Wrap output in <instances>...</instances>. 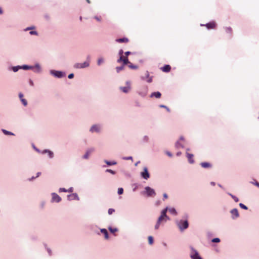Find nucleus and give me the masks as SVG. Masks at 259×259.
Masks as SVG:
<instances>
[{"label": "nucleus", "instance_id": "nucleus-1", "mask_svg": "<svg viewBox=\"0 0 259 259\" xmlns=\"http://www.w3.org/2000/svg\"><path fill=\"white\" fill-rule=\"evenodd\" d=\"M167 210V208L166 207L164 209H163L161 213V215L158 219L159 222L161 223L163 221L166 222L167 220H169V218L166 215V211Z\"/></svg>", "mask_w": 259, "mask_h": 259}, {"label": "nucleus", "instance_id": "nucleus-2", "mask_svg": "<svg viewBox=\"0 0 259 259\" xmlns=\"http://www.w3.org/2000/svg\"><path fill=\"white\" fill-rule=\"evenodd\" d=\"M179 229L183 231L188 227L189 224L187 221H180L178 224Z\"/></svg>", "mask_w": 259, "mask_h": 259}, {"label": "nucleus", "instance_id": "nucleus-3", "mask_svg": "<svg viewBox=\"0 0 259 259\" xmlns=\"http://www.w3.org/2000/svg\"><path fill=\"white\" fill-rule=\"evenodd\" d=\"M89 61H85L83 63H76L74 67L76 68H83L89 66Z\"/></svg>", "mask_w": 259, "mask_h": 259}, {"label": "nucleus", "instance_id": "nucleus-4", "mask_svg": "<svg viewBox=\"0 0 259 259\" xmlns=\"http://www.w3.org/2000/svg\"><path fill=\"white\" fill-rule=\"evenodd\" d=\"M190 256L192 259H202L199 255L198 252L192 248Z\"/></svg>", "mask_w": 259, "mask_h": 259}, {"label": "nucleus", "instance_id": "nucleus-5", "mask_svg": "<svg viewBox=\"0 0 259 259\" xmlns=\"http://www.w3.org/2000/svg\"><path fill=\"white\" fill-rule=\"evenodd\" d=\"M146 193L148 196H153L156 195L154 190L149 187H146L145 188Z\"/></svg>", "mask_w": 259, "mask_h": 259}, {"label": "nucleus", "instance_id": "nucleus-6", "mask_svg": "<svg viewBox=\"0 0 259 259\" xmlns=\"http://www.w3.org/2000/svg\"><path fill=\"white\" fill-rule=\"evenodd\" d=\"M121 62H123V65L130 63L128 58L127 57H124L123 56H120V58L117 60V62L120 63Z\"/></svg>", "mask_w": 259, "mask_h": 259}, {"label": "nucleus", "instance_id": "nucleus-7", "mask_svg": "<svg viewBox=\"0 0 259 259\" xmlns=\"http://www.w3.org/2000/svg\"><path fill=\"white\" fill-rule=\"evenodd\" d=\"M201 26H204V25H201ZM205 26L207 27V29H214L217 26V24L214 21H211L208 23H207Z\"/></svg>", "mask_w": 259, "mask_h": 259}, {"label": "nucleus", "instance_id": "nucleus-8", "mask_svg": "<svg viewBox=\"0 0 259 259\" xmlns=\"http://www.w3.org/2000/svg\"><path fill=\"white\" fill-rule=\"evenodd\" d=\"M52 202H59L61 200V197L57 194L52 193Z\"/></svg>", "mask_w": 259, "mask_h": 259}, {"label": "nucleus", "instance_id": "nucleus-9", "mask_svg": "<svg viewBox=\"0 0 259 259\" xmlns=\"http://www.w3.org/2000/svg\"><path fill=\"white\" fill-rule=\"evenodd\" d=\"M141 176L146 180H147L149 178L150 175L147 168H144V171L141 172Z\"/></svg>", "mask_w": 259, "mask_h": 259}, {"label": "nucleus", "instance_id": "nucleus-10", "mask_svg": "<svg viewBox=\"0 0 259 259\" xmlns=\"http://www.w3.org/2000/svg\"><path fill=\"white\" fill-rule=\"evenodd\" d=\"M53 74H54V76H55L57 77H59V78L62 77L63 76H64L65 75V74L63 72H62L61 71H53Z\"/></svg>", "mask_w": 259, "mask_h": 259}, {"label": "nucleus", "instance_id": "nucleus-11", "mask_svg": "<svg viewBox=\"0 0 259 259\" xmlns=\"http://www.w3.org/2000/svg\"><path fill=\"white\" fill-rule=\"evenodd\" d=\"M231 213L232 215L233 218H237L239 216V213L237 209L234 208L231 211Z\"/></svg>", "mask_w": 259, "mask_h": 259}, {"label": "nucleus", "instance_id": "nucleus-12", "mask_svg": "<svg viewBox=\"0 0 259 259\" xmlns=\"http://www.w3.org/2000/svg\"><path fill=\"white\" fill-rule=\"evenodd\" d=\"M161 69L163 72H168L170 71L171 67L169 65H165Z\"/></svg>", "mask_w": 259, "mask_h": 259}, {"label": "nucleus", "instance_id": "nucleus-13", "mask_svg": "<svg viewBox=\"0 0 259 259\" xmlns=\"http://www.w3.org/2000/svg\"><path fill=\"white\" fill-rule=\"evenodd\" d=\"M94 149H93V148L88 150L87 152L85 153V154L84 155L83 158H85V159H88L89 156V155H90V154L93 151H94Z\"/></svg>", "mask_w": 259, "mask_h": 259}, {"label": "nucleus", "instance_id": "nucleus-14", "mask_svg": "<svg viewBox=\"0 0 259 259\" xmlns=\"http://www.w3.org/2000/svg\"><path fill=\"white\" fill-rule=\"evenodd\" d=\"M193 156H194V155L192 154H190V153L187 154V157L188 159L189 162L191 163H193L194 162Z\"/></svg>", "mask_w": 259, "mask_h": 259}, {"label": "nucleus", "instance_id": "nucleus-15", "mask_svg": "<svg viewBox=\"0 0 259 259\" xmlns=\"http://www.w3.org/2000/svg\"><path fill=\"white\" fill-rule=\"evenodd\" d=\"M161 96V94L159 92H153L151 95V97H155L156 98H160Z\"/></svg>", "mask_w": 259, "mask_h": 259}, {"label": "nucleus", "instance_id": "nucleus-16", "mask_svg": "<svg viewBox=\"0 0 259 259\" xmlns=\"http://www.w3.org/2000/svg\"><path fill=\"white\" fill-rule=\"evenodd\" d=\"M99 130H100V127L98 125H93L90 129V131L92 132H99Z\"/></svg>", "mask_w": 259, "mask_h": 259}, {"label": "nucleus", "instance_id": "nucleus-17", "mask_svg": "<svg viewBox=\"0 0 259 259\" xmlns=\"http://www.w3.org/2000/svg\"><path fill=\"white\" fill-rule=\"evenodd\" d=\"M116 41L119 43H122V42H128V39L127 38H118L116 40Z\"/></svg>", "mask_w": 259, "mask_h": 259}, {"label": "nucleus", "instance_id": "nucleus-18", "mask_svg": "<svg viewBox=\"0 0 259 259\" xmlns=\"http://www.w3.org/2000/svg\"><path fill=\"white\" fill-rule=\"evenodd\" d=\"M200 165L203 168H209L211 166V164L208 162H202Z\"/></svg>", "mask_w": 259, "mask_h": 259}, {"label": "nucleus", "instance_id": "nucleus-19", "mask_svg": "<svg viewBox=\"0 0 259 259\" xmlns=\"http://www.w3.org/2000/svg\"><path fill=\"white\" fill-rule=\"evenodd\" d=\"M101 232L104 235L105 239H108V238H109L108 233V232L106 229H102L101 230Z\"/></svg>", "mask_w": 259, "mask_h": 259}, {"label": "nucleus", "instance_id": "nucleus-20", "mask_svg": "<svg viewBox=\"0 0 259 259\" xmlns=\"http://www.w3.org/2000/svg\"><path fill=\"white\" fill-rule=\"evenodd\" d=\"M225 31L231 35L232 33V29L230 27H227L225 28Z\"/></svg>", "mask_w": 259, "mask_h": 259}, {"label": "nucleus", "instance_id": "nucleus-21", "mask_svg": "<svg viewBox=\"0 0 259 259\" xmlns=\"http://www.w3.org/2000/svg\"><path fill=\"white\" fill-rule=\"evenodd\" d=\"M146 75L147 78H148L147 80V81L148 82H149V83L151 82L152 81V77H150L149 76V72L148 71L146 72Z\"/></svg>", "mask_w": 259, "mask_h": 259}, {"label": "nucleus", "instance_id": "nucleus-22", "mask_svg": "<svg viewBox=\"0 0 259 259\" xmlns=\"http://www.w3.org/2000/svg\"><path fill=\"white\" fill-rule=\"evenodd\" d=\"M3 133L6 135H14V134L9 131L6 130H2Z\"/></svg>", "mask_w": 259, "mask_h": 259}, {"label": "nucleus", "instance_id": "nucleus-23", "mask_svg": "<svg viewBox=\"0 0 259 259\" xmlns=\"http://www.w3.org/2000/svg\"><path fill=\"white\" fill-rule=\"evenodd\" d=\"M128 67L129 68L133 69H137L138 68V66L133 65L131 63H129Z\"/></svg>", "mask_w": 259, "mask_h": 259}, {"label": "nucleus", "instance_id": "nucleus-24", "mask_svg": "<svg viewBox=\"0 0 259 259\" xmlns=\"http://www.w3.org/2000/svg\"><path fill=\"white\" fill-rule=\"evenodd\" d=\"M148 242L149 244L152 245L153 243V238L151 236L148 237Z\"/></svg>", "mask_w": 259, "mask_h": 259}, {"label": "nucleus", "instance_id": "nucleus-25", "mask_svg": "<svg viewBox=\"0 0 259 259\" xmlns=\"http://www.w3.org/2000/svg\"><path fill=\"white\" fill-rule=\"evenodd\" d=\"M105 162H106V163L107 164H108V165H115V164H116V162H114V161L110 162V161H109L106 160Z\"/></svg>", "mask_w": 259, "mask_h": 259}, {"label": "nucleus", "instance_id": "nucleus-26", "mask_svg": "<svg viewBox=\"0 0 259 259\" xmlns=\"http://www.w3.org/2000/svg\"><path fill=\"white\" fill-rule=\"evenodd\" d=\"M130 88L128 87H122L121 88V90L122 91V92L124 93H127L128 92Z\"/></svg>", "mask_w": 259, "mask_h": 259}, {"label": "nucleus", "instance_id": "nucleus-27", "mask_svg": "<svg viewBox=\"0 0 259 259\" xmlns=\"http://www.w3.org/2000/svg\"><path fill=\"white\" fill-rule=\"evenodd\" d=\"M44 152H48L49 156L50 158H52L53 157V153L49 150H45Z\"/></svg>", "mask_w": 259, "mask_h": 259}, {"label": "nucleus", "instance_id": "nucleus-28", "mask_svg": "<svg viewBox=\"0 0 259 259\" xmlns=\"http://www.w3.org/2000/svg\"><path fill=\"white\" fill-rule=\"evenodd\" d=\"M169 211L170 213H172V214H175V215H176V214H177L176 210V209H175V208H171L169 209Z\"/></svg>", "mask_w": 259, "mask_h": 259}, {"label": "nucleus", "instance_id": "nucleus-29", "mask_svg": "<svg viewBox=\"0 0 259 259\" xmlns=\"http://www.w3.org/2000/svg\"><path fill=\"white\" fill-rule=\"evenodd\" d=\"M239 206L241 208L244 209H245V210H247L248 209L247 207L246 206H245V205H244L243 203H239Z\"/></svg>", "mask_w": 259, "mask_h": 259}, {"label": "nucleus", "instance_id": "nucleus-30", "mask_svg": "<svg viewBox=\"0 0 259 259\" xmlns=\"http://www.w3.org/2000/svg\"><path fill=\"white\" fill-rule=\"evenodd\" d=\"M109 230L111 233H115V232L117 231V229L116 228H112L111 227L109 228Z\"/></svg>", "mask_w": 259, "mask_h": 259}, {"label": "nucleus", "instance_id": "nucleus-31", "mask_svg": "<svg viewBox=\"0 0 259 259\" xmlns=\"http://www.w3.org/2000/svg\"><path fill=\"white\" fill-rule=\"evenodd\" d=\"M116 69L117 72H119L120 71H121L124 69V66H120V67H117Z\"/></svg>", "mask_w": 259, "mask_h": 259}, {"label": "nucleus", "instance_id": "nucleus-32", "mask_svg": "<svg viewBox=\"0 0 259 259\" xmlns=\"http://www.w3.org/2000/svg\"><path fill=\"white\" fill-rule=\"evenodd\" d=\"M123 193V189L122 188H118V194L119 195L122 194Z\"/></svg>", "mask_w": 259, "mask_h": 259}, {"label": "nucleus", "instance_id": "nucleus-33", "mask_svg": "<svg viewBox=\"0 0 259 259\" xmlns=\"http://www.w3.org/2000/svg\"><path fill=\"white\" fill-rule=\"evenodd\" d=\"M230 195L231 196L232 198L234 199V200L236 202H238V201H239V199H238L237 197H236V196H234V195H231V194H230Z\"/></svg>", "mask_w": 259, "mask_h": 259}, {"label": "nucleus", "instance_id": "nucleus-34", "mask_svg": "<svg viewBox=\"0 0 259 259\" xmlns=\"http://www.w3.org/2000/svg\"><path fill=\"white\" fill-rule=\"evenodd\" d=\"M212 242H215V243L220 242V239L219 238H213L212 240Z\"/></svg>", "mask_w": 259, "mask_h": 259}, {"label": "nucleus", "instance_id": "nucleus-35", "mask_svg": "<svg viewBox=\"0 0 259 259\" xmlns=\"http://www.w3.org/2000/svg\"><path fill=\"white\" fill-rule=\"evenodd\" d=\"M176 146L177 148H180V147H183L182 146V145H181L179 141L176 142Z\"/></svg>", "mask_w": 259, "mask_h": 259}, {"label": "nucleus", "instance_id": "nucleus-36", "mask_svg": "<svg viewBox=\"0 0 259 259\" xmlns=\"http://www.w3.org/2000/svg\"><path fill=\"white\" fill-rule=\"evenodd\" d=\"M114 211H115V210L114 209H113V208H109L108 209V213L109 214H112Z\"/></svg>", "mask_w": 259, "mask_h": 259}, {"label": "nucleus", "instance_id": "nucleus-37", "mask_svg": "<svg viewBox=\"0 0 259 259\" xmlns=\"http://www.w3.org/2000/svg\"><path fill=\"white\" fill-rule=\"evenodd\" d=\"M20 68V66H16L13 67V70L14 72H17L19 69Z\"/></svg>", "mask_w": 259, "mask_h": 259}, {"label": "nucleus", "instance_id": "nucleus-38", "mask_svg": "<svg viewBox=\"0 0 259 259\" xmlns=\"http://www.w3.org/2000/svg\"><path fill=\"white\" fill-rule=\"evenodd\" d=\"M20 68H23L24 69L27 70L30 68V67L27 66V65H23L22 67H20Z\"/></svg>", "mask_w": 259, "mask_h": 259}, {"label": "nucleus", "instance_id": "nucleus-39", "mask_svg": "<svg viewBox=\"0 0 259 259\" xmlns=\"http://www.w3.org/2000/svg\"><path fill=\"white\" fill-rule=\"evenodd\" d=\"M21 101H22V103L23 104V105H24V106H26V105H27V101H26V100L25 99H21Z\"/></svg>", "mask_w": 259, "mask_h": 259}, {"label": "nucleus", "instance_id": "nucleus-40", "mask_svg": "<svg viewBox=\"0 0 259 259\" xmlns=\"http://www.w3.org/2000/svg\"><path fill=\"white\" fill-rule=\"evenodd\" d=\"M160 223H160L158 221H157L156 225L155 226V229H158L159 228Z\"/></svg>", "mask_w": 259, "mask_h": 259}, {"label": "nucleus", "instance_id": "nucleus-41", "mask_svg": "<svg viewBox=\"0 0 259 259\" xmlns=\"http://www.w3.org/2000/svg\"><path fill=\"white\" fill-rule=\"evenodd\" d=\"M106 171H107V172H110V173H111V174H113V175H114V174H115V171H113V170H111V169H107L106 170Z\"/></svg>", "mask_w": 259, "mask_h": 259}, {"label": "nucleus", "instance_id": "nucleus-42", "mask_svg": "<svg viewBox=\"0 0 259 259\" xmlns=\"http://www.w3.org/2000/svg\"><path fill=\"white\" fill-rule=\"evenodd\" d=\"M59 192H68L67 190L65 189V188H60L59 189Z\"/></svg>", "mask_w": 259, "mask_h": 259}, {"label": "nucleus", "instance_id": "nucleus-43", "mask_svg": "<svg viewBox=\"0 0 259 259\" xmlns=\"http://www.w3.org/2000/svg\"><path fill=\"white\" fill-rule=\"evenodd\" d=\"M103 59L101 58V59H98V64L99 65H100L102 63H103Z\"/></svg>", "mask_w": 259, "mask_h": 259}, {"label": "nucleus", "instance_id": "nucleus-44", "mask_svg": "<svg viewBox=\"0 0 259 259\" xmlns=\"http://www.w3.org/2000/svg\"><path fill=\"white\" fill-rule=\"evenodd\" d=\"M73 76H74V74L73 73H71V74H69L68 77L69 79H71L73 77Z\"/></svg>", "mask_w": 259, "mask_h": 259}, {"label": "nucleus", "instance_id": "nucleus-45", "mask_svg": "<svg viewBox=\"0 0 259 259\" xmlns=\"http://www.w3.org/2000/svg\"><path fill=\"white\" fill-rule=\"evenodd\" d=\"M30 34H35L36 35L37 34V32L36 31H31L30 32Z\"/></svg>", "mask_w": 259, "mask_h": 259}, {"label": "nucleus", "instance_id": "nucleus-46", "mask_svg": "<svg viewBox=\"0 0 259 259\" xmlns=\"http://www.w3.org/2000/svg\"><path fill=\"white\" fill-rule=\"evenodd\" d=\"M131 54V53L130 52H129V51H127V52H125V56H126L125 57H127V56H128L129 55H130Z\"/></svg>", "mask_w": 259, "mask_h": 259}, {"label": "nucleus", "instance_id": "nucleus-47", "mask_svg": "<svg viewBox=\"0 0 259 259\" xmlns=\"http://www.w3.org/2000/svg\"><path fill=\"white\" fill-rule=\"evenodd\" d=\"M19 97L20 98V99L21 100L22 99H23V95L22 93H20L19 94Z\"/></svg>", "mask_w": 259, "mask_h": 259}, {"label": "nucleus", "instance_id": "nucleus-48", "mask_svg": "<svg viewBox=\"0 0 259 259\" xmlns=\"http://www.w3.org/2000/svg\"><path fill=\"white\" fill-rule=\"evenodd\" d=\"M68 197H77V195L75 194H73L72 195H69Z\"/></svg>", "mask_w": 259, "mask_h": 259}, {"label": "nucleus", "instance_id": "nucleus-49", "mask_svg": "<svg viewBox=\"0 0 259 259\" xmlns=\"http://www.w3.org/2000/svg\"><path fill=\"white\" fill-rule=\"evenodd\" d=\"M123 50H120L119 52V55L121 56H122V54H123Z\"/></svg>", "mask_w": 259, "mask_h": 259}, {"label": "nucleus", "instance_id": "nucleus-50", "mask_svg": "<svg viewBox=\"0 0 259 259\" xmlns=\"http://www.w3.org/2000/svg\"><path fill=\"white\" fill-rule=\"evenodd\" d=\"M166 154L169 157L172 156V154L171 153H170L169 152H166Z\"/></svg>", "mask_w": 259, "mask_h": 259}, {"label": "nucleus", "instance_id": "nucleus-51", "mask_svg": "<svg viewBox=\"0 0 259 259\" xmlns=\"http://www.w3.org/2000/svg\"><path fill=\"white\" fill-rule=\"evenodd\" d=\"M95 18L98 21H101V17H95Z\"/></svg>", "mask_w": 259, "mask_h": 259}, {"label": "nucleus", "instance_id": "nucleus-52", "mask_svg": "<svg viewBox=\"0 0 259 259\" xmlns=\"http://www.w3.org/2000/svg\"><path fill=\"white\" fill-rule=\"evenodd\" d=\"M163 197H164V199H167V197H168L167 195L166 194L164 193L163 194Z\"/></svg>", "mask_w": 259, "mask_h": 259}, {"label": "nucleus", "instance_id": "nucleus-53", "mask_svg": "<svg viewBox=\"0 0 259 259\" xmlns=\"http://www.w3.org/2000/svg\"><path fill=\"white\" fill-rule=\"evenodd\" d=\"M67 191H68V192H73V188H70Z\"/></svg>", "mask_w": 259, "mask_h": 259}, {"label": "nucleus", "instance_id": "nucleus-54", "mask_svg": "<svg viewBox=\"0 0 259 259\" xmlns=\"http://www.w3.org/2000/svg\"><path fill=\"white\" fill-rule=\"evenodd\" d=\"M160 107H161V108H167V107L165 106V105H160Z\"/></svg>", "mask_w": 259, "mask_h": 259}, {"label": "nucleus", "instance_id": "nucleus-55", "mask_svg": "<svg viewBox=\"0 0 259 259\" xmlns=\"http://www.w3.org/2000/svg\"><path fill=\"white\" fill-rule=\"evenodd\" d=\"M29 82H30V85H33V81L32 80H30Z\"/></svg>", "mask_w": 259, "mask_h": 259}, {"label": "nucleus", "instance_id": "nucleus-56", "mask_svg": "<svg viewBox=\"0 0 259 259\" xmlns=\"http://www.w3.org/2000/svg\"><path fill=\"white\" fill-rule=\"evenodd\" d=\"M3 10L1 8H0V14H3Z\"/></svg>", "mask_w": 259, "mask_h": 259}, {"label": "nucleus", "instance_id": "nucleus-57", "mask_svg": "<svg viewBox=\"0 0 259 259\" xmlns=\"http://www.w3.org/2000/svg\"><path fill=\"white\" fill-rule=\"evenodd\" d=\"M181 154V152H178V153H177V156H179V155H180Z\"/></svg>", "mask_w": 259, "mask_h": 259}, {"label": "nucleus", "instance_id": "nucleus-58", "mask_svg": "<svg viewBox=\"0 0 259 259\" xmlns=\"http://www.w3.org/2000/svg\"><path fill=\"white\" fill-rule=\"evenodd\" d=\"M40 175V172H38V173L37 174V176H36V177H38Z\"/></svg>", "mask_w": 259, "mask_h": 259}, {"label": "nucleus", "instance_id": "nucleus-59", "mask_svg": "<svg viewBox=\"0 0 259 259\" xmlns=\"http://www.w3.org/2000/svg\"><path fill=\"white\" fill-rule=\"evenodd\" d=\"M86 1H87V3L88 4H90L91 3V1L90 0H86Z\"/></svg>", "mask_w": 259, "mask_h": 259}, {"label": "nucleus", "instance_id": "nucleus-60", "mask_svg": "<svg viewBox=\"0 0 259 259\" xmlns=\"http://www.w3.org/2000/svg\"><path fill=\"white\" fill-rule=\"evenodd\" d=\"M180 140H184V138L183 137H181L180 139Z\"/></svg>", "mask_w": 259, "mask_h": 259}, {"label": "nucleus", "instance_id": "nucleus-61", "mask_svg": "<svg viewBox=\"0 0 259 259\" xmlns=\"http://www.w3.org/2000/svg\"><path fill=\"white\" fill-rule=\"evenodd\" d=\"M31 28H28L26 29V30H29V29H31Z\"/></svg>", "mask_w": 259, "mask_h": 259}, {"label": "nucleus", "instance_id": "nucleus-62", "mask_svg": "<svg viewBox=\"0 0 259 259\" xmlns=\"http://www.w3.org/2000/svg\"><path fill=\"white\" fill-rule=\"evenodd\" d=\"M131 158H132V157H129V158H127V159H131Z\"/></svg>", "mask_w": 259, "mask_h": 259}, {"label": "nucleus", "instance_id": "nucleus-63", "mask_svg": "<svg viewBox=\"0 0 259 259\" xmlns=\"http://www.w3.org/2000/svg\"><path fill=\"white\" fill-rule=\"evenodd\" d=\"M256 185L257 186H258L259 185V184L258 183H256Z\"/></svg>", "mask_w": 259, "mask_h": 259}, {"label": "nucleus", "instance_id": "nucleus-64", "mask_svg": "<svg viewBox=\"0 0 259 259\" xmlns=\"http://www.w3.org/2000/svg\"><path fill=\"white\" fill-rule=\"evenodd\" d=\"M166 110H169V109L167 107V108H166Z\"/></svg>", "mask_w": 259, "mask_h": 259}]
</instances>
